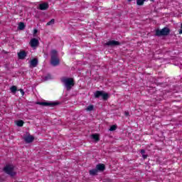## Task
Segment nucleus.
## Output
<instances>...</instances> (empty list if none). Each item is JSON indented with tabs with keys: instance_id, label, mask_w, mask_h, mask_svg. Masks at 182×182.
<instances>
[{
	"instance_id": "1",
	"label": "nucleus",
	"mask_w": 182,
	"mask_h": 182,
	"mask_svg": "<svg viewBox=\"0 0 182 182\" xmlns=\"http://www.w3.org/2000/svg\"><path fill=\"white\" fill-rule=\"evenodd\" d=\"M61 82L64 83L68 91L70 90L73 86H75V80L72 77L66 78L63 77Z\"/></svg>"
},
{
	"instance_id": "2",
	"label": "nucleus",
	"mask_w": 182,
	"mask_h": 182,
	"mask_svg": "<svg viewBox=\"0 0 182 182\" xmlns=\"http://www.w3.org/2000/svg\"><path fill=\"white\" fill-rule=\"evenodd\" d=\"M50 63L53 66H58L59 63H60V61L59 60V58H58V51L56 50H53L51 51V61Z\"/></svg>"
},
{
	"instance_id": "3",
	"label": "nucleus",
	"mask_w": 182,
	"mask_h": 182,
	"mask_svg": "<svg viewBox=\"0 0 182 182\" xmlns=\"http://www.w3.org/2000/svg\"><path fill=\"white\" fill-rule=\"evenodd\" d=\"M170 35V28L165 27L162 29H156L155 31L156 36H167Z\"/></svg>"
},
{
	"instance_id": "4",
	"label": "nucleus",
	"mask_w": 182,
	"mask_h": 182,
	"mask_svg": "<svg viewBox=\"0 0 182 182\" xmlns=\"http://www.w3.org/2000/svg\"><path fill=\"white\" fill-rule=\"evenodd\" d=\"M3 171L6 174H9V176H11V177H14L16 175V173L14 171V167L11 165H6L4 168H3Z\"/></svg>"
},
{
	"instance_id": "5",
	"label": "nucleus",
	"mask_w": 182,
	"mask_h": 182,
	"mask_svg": "<svg viewBox=\"0 0 182 182\" xmlns=\"http://www.w3.org/2000/svg\"><path fill=\"white\" fill-rule=\"evenodd\" d=\"M95 97L96 99L102 97L104 100H107V99H109V94L107 92H105L104 91L97 90L95 92Z\"/></svg>"
},
{
	"instance_id": "6",
	"label": "nucleus",
	"mask_w": 182,
	"mask_h": 182,
	"mask_svg": "<svg viewBox=\"0 0 182 182\" xmlns=\"http://www.w3.org/2000/svg\"><path fill=\"white\" fill-rule=\"evenodd\" d=\"M36 105H39L40 106L55 107V106H58V105H60V103L59 102H37Z\"/></svg>"
},
{
	"instance_id": "7",
	"label": "nucleus",
	"mask_w": 182,
	"mask_h": 182,
	"mask_svg": "<svg viewBox=\"0 0 182 182\" xmlns=\"http://www.w3.org/2000/svg\"><path fill=\"white\" fill-rule=\"evenodd\" d=\"M105 46H120L122 43L120 42L112 40V41H109L107 43H105Z\"/></svg>"
},
{
	"instance_id": "8",
	"label": "nucleus",
	"mask_w": 182,
	"mask_h": 182,
	"mask_svg": "<svg viewBox=\"0 0 182 182\" xmlns=\"http://www.w3.org/2000/svg\"><path fill=\"white\" fill-rule=\"evenodd\" d=\"M38 9H40V11H46L47 9H49V3L44 2L38 5Z\"/></svg>"
},
{
	"instance_id": "9",
	"label": "nucleus",
	"mask_w": 182,
	"mask_h": 182,
	"mask_svg": "<svg viewBox=\"0 0 182 182\" xmlns=\"http://www.w3.org/2000/svg\"><path fill=\"white\" fill-rule=\"evenodd\" d=\"M18 59L23 60L26 56H28V53L25 50H21L19 53H17Z\"/></svg>"
},
{
	"instance_id": "10",
	"label": "nucleus",
	"mask_w": 182,
	"mask_h": 182,
	"mask_svg": "<svg viewBox=\"0 0 182 182\" xmlns=\"http://www.w3.org/2000/svg\"><path fill=\"white\" fill-rule=\"evenodd\" d=\"M30 45L31 48H36L39 45V40L36 38H32L30 41Z\"/></svg>"
},
{
	"instance_id": "11",
	"label": "nucleus",
	"mask_w": 182,
	"mask_h": 182,
	"mask_svg": "<svg viewBox=\"0 0 182 182\" xmlns=\"http://www.w3.org/2000/svg\"><path fill=\"white\" fill-rule=\"evenodd\" d=\"M38 58H33L30 62V67L31 68H36L38 66Z\"/></svg>"
},
{
	"instance_id": "12",
	"label": "nucleus",
	"mask_w": 182,
	"mask_h": 182,
	"mask_svg": "<svg viewBox=\"0 0 182 182\" xmlns=\"http://www.w3.org/2000/svg\"><path fill=\"white\" fill-rule=\"evenodd\" d=\"M33 140H35V137H33V136H32V135L26 136L24 138V141H26V143H32V141H33Z\"/></svg>"
},
{
	"instance_id": "13",
	"label": "nucleus",
	"mask_w": 182,
	"mask_h": 182,
	"mask_svg": "<svg viewBox=\"0 0 182 182\" xmlns=\"http://www.w3.org/2000/svg\"><path fill=\"white\" fill-rule=\"evenodd\" d=\"M96 168L98 171H105L106 170V166L103 164H99L96 166Z\"/></svg>"
},
{
	"instance_id": "14",
	"label": "nucleus",
	"mask_w": 182,
	"mask_h": 182,
	"mask_svg": "<svg viewBox=\"0 0 182 182\" xmlns=\"http://www.w3.org/2000/svg\"><path fill=\"white\" fill-rule=\"evenodd\" d=\"M98 171H97V168H95L90 171V176H96V174H97Z\"/></svg>"
},
{
	"instance_id": "15",
	"label": "nucleus",
	"mask_w": 182,
	"mask_h": 182,
	"mask_svg": "<svg viewBox=\"0 0 182 182\" xmlns=\"http://www.w3.org/2000/svg\"><path fill=\"white\" fill-rule=\"evenodd\" d=\"M92 137L93 140H95V141H99V140H100L99 134H94L92 135Z\"/></svg>"
},
{
	"instance_id": "16",
	"label": "nucleus",
	"mask_w": 182,
	"mask_h": 182,
	"mask_svg": "<svg viewBox=\"0 0 182 182\" xmlns=\"http://www.w3.org/2000/svg\"><path fill=\"white\" fill-rule=\"evenodd\" d=\"M24 123L25 122L23 120H18L16 121V126H18V127H23Z\"/></svg>"
},
{
	"instance_id": "17",
	"label": "nucleus",
	"mask_w": 182,
	"mask_h": 182,
	"mask_svg": "<svg viewBox=\"0 0 182 182\" xmlns=\"http://www.w3.org/2000/svg\"><path fill=\"white\" fill-rule=\"evenodd\" d=\"M18 29L20 31H23V29H25V23L23 22H20L18 23Z\"/></svg>"
},
{
	"instance_id": "18",
	"label": "nucleus",
	"mask_w": 182,
	"mask_h": 182,
	"mask_svg": "<svg viewBox=\"0 0 182 182\" xmlns=\"http://www.w3.org/2000/svg\"><path fill=\"white\" fill-rule=\"evenodd\" d=\"M10 90H11V93H16V92L18 90V87H16V86H15V85H12L10 88Z\"/></svg>"
},
{
	"instance_id": "19",
	"label": "nucleus",
	"mask_w": 182,
	"mask_h": 182,
	"mask_svg": "<svg viewBox=\"0 0 182 182\" xmlns=\"http://www.w3.org/2000/svg\"><path fill=\"white\" fill-rule=\"evenodd\" d=\"M144 2H146V0H136V4L139 6L144 5Z\"/></svg>"
},
{
	"instance_id": "20",
	"label": "nucleus",
	"mask_w": 182,
	"mask_h": 182,
	"mask_svg": "<svg viewBox=\"0 0 182 182\" xmlns=\"http://www.w3.org/2000/svg\"><path fill=\"white\" fill-rule=\"evenodd\" d=\"M95 109V106L92 105H89L87 108L86 110L87 112H92Z\"/></svg>"
},
{
	"instance_id": "21",
	"label": "nucleus",
	"mask_w": 182,
	"mask_h": 182,
	"mask_svg": "<svg viewBox=\"0 0 182 182\" xmlns=\"http://www.w3.org/2000/svg\"><path fill=\"white\" fill-rule=\"evenodd\" d=\"M53 23H55V19L52 18L46 23V26H50V25H53Z\"/></svg>"
},
{
	"instance_id": "22",
	"label": "nucleus",
	"mask_w": 182,
	"mask_h": 182,
	"mask_svg": "<svg viewBox=\"0 0 182 182\" xmlns=\"http://www.w3.org/2000/svg\"><path fill=\"white\" fill-rule=\"evenodd\" d=\"M117 129V125H112L109 128V132H114Z\"/></svg>"
},
{
	"instance_id": "23",
	"label": "nucleus",
	"mask_w": 182,
	"mask_h": 182,
	"mask_svg": "<svg viewBox=\"0 0 182 182\" xmlns=\"http://www.w3.org/2000/svg\"><path fill=\"white\" fill-rule=\"evenodd\" d=\"M52 79V75H50V74H48L46 77H45V80H49Z\"/></svg>"
},
{
	"instance_id": "24",
	"label": "nucleus",
	"mask_w": 182,
	"mask_h": 182,
	"mask_svg": "<svg viewBox=\"0 0 182 182\" xmlns=\"http://www.w3.org/2000/svg\"><path fill=\"white\" fill-rule=\"evenodd\" d=\"M19 92L21 94V96H25V91H23V89H20Z\"/></svg>"
},
{
	"instance_id": "25",
	"label": "nucleus",
	"mask_w": 182,
	"mask_h": 182,
	"mask_svg": "<svg viewBox=\"0 0 182 182\" xmlns=\"http://www.w3.org/2000/svg\"><path fill=\"white\" fill-rule=\"evenodd\" d=\"M141 154H144L146 153V151L144 149H141V151H140Z\"/></svg>"
},
{
	"instance_id": "26",
	"label": "nucleus",
	"mask_w": 182,
	"mask_h": 182,
	"mask_svg": "<svg viewBox=\"0 0 182 182\" xmlns=\"http://www.w3.org/2000/svg\"><path fill=\"white\" fill-rule=\"evenodd\" d=\"M36 33H38V29L35 28L33 30V35H36Z\"/></svg>"
},
{
	"instance_id": "27",
	"label": "nucleus",
	"mask_w": 182,
	"mask_h": 182,
	"mask_svg": "<svg viewBox=\"0 0 182 182\" xmlns=\"http://www.w3.org/2000/svg\"><path fill=\"white\" fill-rule=\"evenodd\" d=\"M125 116H130V113L129 112H125L124 113Z\"/></svg>"
},
{
	"instance_id": "28",
	"label": "nucleus",
	"mask_w": 182,
	"mask_h": 182,
	"mask_svg": "<svg viewBox=\"0 0 182 182\" xmlns=\"http://www.w3.org/2000/svg\"><path fill=\"white\" fill-rule=\"evenodd\" d=\"M142 157H143V159H147V155L143 154Z\"/></svg>"
},
{
	"instance_id": "29",
	"label": "nucleus",
	"mask_w": 182,
	"mask_h": 182,
	"mask_svg": "<svg viewBox=\"0 0 182 182\" xmlns=\"http://www.w3.org/2000/svg\"><path fill=\"white\" fill-rule=\"evenodd\" d=\"M129 1V2H132V1H133V0H128Z\"/></svg>"
}]
</instances>
